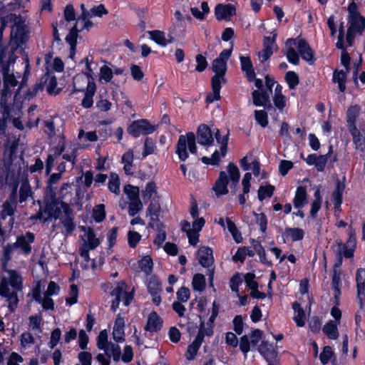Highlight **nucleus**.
I'll return each mask as SVG.
<instances>
[{"label": "nucleus", "instance_id": "9d476101", "mask_svg": "<svg viewBox=\"0 0 365 365\" xmlns=\"http://www.w3.org/2000/svg\"><path fill=\"white\" fill-rule=\"evenodd\" d=\"M61 205L64 215L61 218L60 222L65 227V235H71L76 228L73 212L68 204L61 202Z\"/></svg>", "mask_w": 365, "mask_h": 365}, {"label": "nucleus", "instance_id": "7ed1b4c3", "mask_svg": "<svg viewBox=\"0 0 365 365\" xmlns=\"http://www.w3.org/2000/svg\"><path fill=\"white\" fill-rule=\"evenodd\" d=\"M228 176L231 182L230 187L234 188V192H235L237 185L240 180V173L238 168L232 163L228 164L227 172L221 171L220 173L219 178L212 187L213 191L217 197L228 193Z\"/></svg>", "mask_w": 365, "mask_h": 365}, {"label": "nucleus", "instance_id": "8fccbe9b", "mask_svg": "<svg viewBox=\"0 0 365 365\" xmlns=\"http://www.w3.org/2000/svg\"><path fill=\"white\" fill-rule=\"evenodd\" d=\"M108 187L111 192L115 195H118L120 193V180L116 173H110Z\"/></svg>", "mask_w": 365, "mask_h": 365}, {"label": "nucleus", "instance_id": "338daca9", "mask_svg": "<svg viewBox=\"0 0 365 365\" xmlns=\"http://www.w3.org/2000/svg\"><path fill=\"white\" fill-rule=\"evenodd\" d=\"M110 343L108 342V332L106 329L102 330L97 337V346L99 349L106 350Z\"/></svg>", "mask_w": 365, "mask_h": 365}, {"label": "nucleus", "instance_id": "412c9836", "mask_svg": "<svg viewBox=\"0 0 365 365\" xmlns=\"http://www.w3.org/2000/svg\"><path fill=\"white\" fill-rule=\"evenodd\" d=\"M276 35L272 38L266 36L264 38V49L259 52V58L262 63L265 62L273 53V46L274 44Z\"/></svg>", "mask_w": 365, "mask_h": 365}, {"label": "nucleus", "instance_id": "aec40b11", "mask_svg": "<svg viewBox=\"0 0 365 365\" xmlns=\"http://www.w3.org/2000/svg\"><path fill=\"white\" fill-rule=\"evenodd\" d=\"M197 258L202 266L209 267L214 261L212 249L208 247H200L197 252Z\"/></svg>", "mask_w": 365, "mask_h": 365}, {"label": "nucleus", "instance_id": "4468645a", "mask_svg": "<svg viewBox=\"0 0 365 365\" xmlns=\"http://www.w3.org/2000/svg\"><path fill=\"white\" fill-rule=\"evenodd\" d=\"M262 336V331L259 329H254L251 334V340L249 341V338L247 335H244L240 338V350L245 354L250 350V346H255L258 342L261 340Z\"/></svg>", "mask_w": 365, "mask_h": 365}, {"label": "nucleus", "instance_id": "ea45409f", "mask_svg": "<svg viewBox=\"0 0 365 365\" xmlns=\"http://www.w3.org/2000/svg\"><path fill=\"white\" fill-rule=\"evenodd\" d=\"M160 205L155 202H151L147 209V215L150 217L151 222L149 223V226L154 227L155 222L158 221V215L160 212Z\"/></svg>", "mask_w": 365, "mask_h": 365}, {"label": "nucleus", "instance_id": "864d4df0", "mask_svg": "<svg viewBox=\"0 0 365 365\" xmlns=\"http://www.w3.org/2000/svg\"><path fill=\"white\" fill-rule=\"evenodd\" d=\"M106 354L110 358L113 356L115 361H118L121 356V351L120 346L113 343H110L106 350H105Z\"/></svg>", "mask_w": 365, "mask_h": 365}, {"label": "nucleus", "instance_id": "c756f323", "mask_svg": "<svg viewBox=\"0 0 365 365\" xmlns=\"http://www.w3.org/2000/svg\"><path fill=\"white\" fill-rule=\"evenodd\" d=\"M341 270L337 269H334L333 276H332V282H331V287L334 292V299L336 300V304H338L339 297L341 295Z\"/></svg>", "mask_w": 365, "mask_h": 365}, {"label": "nucleus", "instance_id": "2eb2a0df", "mask_svg": "<svg viewBox=\"0 0 365 365\" xmlns=\"http://www.w3.org/2000/svg\"><path fill=\"white\" fill-rule=\"evenodd\" d=\"M197 139L198 143L202 145H211L214 143L212 132L210 128L205 124L200 125L197 130Z\"/></svg>", "mask_w": 365, "mask_h": 365}, {"label": "nucleus", "instance_id": "58836bf2", "mask_svg": "<svg viewBox=\"0 0 365 365\" xmlns=\"http://www.w3.org/2000/svg\"><path fill=\"white\" fill-rule=\"evenodd\" d=\"M307 203V191L305 187L299 186L297 188L294 199V206L296 208L302 207Z\"/></svg>", "mask_w": 365, "mask_h": 365}, {"label": "nucleus", "instance_id": "de8ad7c7", "mask_svg": "<svg viewBox=\"0 0 365 365\" xmlns=\"http://www.w3.org/2000/svg\"><path fill=\"white\" fill-rule=\"evenodd\" d=\"M60 199L61 198L56 197V187L47 185L45 192V201L46 202V205L56 204L61 201Z\"/></svg>", "mask_w": 365, "mask_h": 365}, {"label": "nucleus", "instance_id": "bf43d9fd", "mask_svg": "<svg viewBox=\"0 0 365 365\" xmlns=\"http://www.w3.org/2000/svg\"><path fill=\"white\" fill-rule=\"evenodd\" d=\"M124 192L130 201L140 200L139 198V188L138 187L126 185L124 187Z\"/></svg>", "mask_w": 365, "mask_h": 365}, {"label": "nucleus", "instance_id": "4d7b16f0", "mask_svg": "<svg viewBox=\"0 0 365 365\" xmlns=\"http://www.w3.org/2000/svg\"><path fill=\"white\" fill-rule=\"evenodd\" d=\"M140 269L146 274L149 275L153 272V260L150 256L143 257L139 262Z\"/></svg>", "mask_w": 365, "mask_h": 365}, {"label": "nucleus", "instance_id": "72a5a7b5", "mask_svg": "<svg viewBox=\"0 0 365 365\" xmlns=\"http://www.w3.org/2000/svg\"><path fill=\"white\" fill-rule=\"evenodd\" d=\"M78 23H76V24L73 26V28L70 30L68 34L66 37V42L71 46V54L70 56L73 57L76 52V46L77 43V37L78 33L81 31L77 28V25Z\"/></svg>", "mask_w": 365, "mask_h": 365}, {"label": "nucleus", "instance_id": "473e14b6", "mask_svg": "<svg viewBox=\"0 0 365 365\" xmlns=\"http://www.w3.org/2000/svg\"><path fill=\"white\" fill-rule=\"evenodd\" d=\"M133 159L134 155L131 150L125 152L122 156L121 161L126 175H132L133 173Z\"/></svg>", "mask_w": 365, "mask_h": 365}, {"label": "nucleus", "instance_id": "c03bdc74", "mask_svg": "<svg viewBox=\"0 0 365 365\" xmlns=\"http://www.w3.org/2000/svg\"><path fill=\"white\" fill-rule=\"evenodd\" d=\"M32 195L33 192L29 182H22L19 189V202H26L29 197H32Z\"/></svg>", "mask_w": 365, "mask_h": 365}, {"label": "nucleus", "instance_id": "9b49d317", "mask_svg": "<svg viewBox=\"0 0 365 365\" xmlns=\"http://www.w3.org/2000/svg\"><path fill=\"white\" fill-rule=\"evenodd\" d=\"M154 127L145 119L135 120L129 126L128 131L135 138L138 137L140 134L148 135L154 131Z\"/></svg>", "mask_w": 365, "mask_h": 365}, {"label": "nucleus", "instance_id": "6e6552de", "mask_svg": "<svg viewBox=\"0 0 365 365\" xmlns=\"http://www.w3.org/2000/svg\"><path fill=\"white\" fill-rule=\"evenodd\" d=\"M350 24L346 34V41L349 46L352 45L356 34H362L365 29V19L360 14H356L354 18L348 19Z\"/></svg>", "mask_w": 365, "mask_h": 365}, {"label": "nucleus", "instance_id": "680f3d73", "mask_svg": "<svg viewBox=\"0 0 365 365\" xmlns=\"http://www.w3.org/2000/svg\"><path fill=\"white\" fill-rule=\"evenodd\" d=\"M19 145V139L16 137L9 138L5 143V149L9 152V156L11 157L15 154Z\"/></svg>", "mask_w": 365, "mask_h": 365}, {"label": "nucleus", "instance_id": "20e7f679", "mask_svg": "<svg viewBox=\"0 0 365 365\" xmlns=\"http://www.w3.org/2000/svg\"><path fill=\"white\" fill-rule=\"evenodd\" d=\"M187 148L191 153H197L196 136L192 132L179 136L176 145V153L180 160L185 161L188 158Z\"/></svg>", "mask_w": 365, "mask_h": 365}, {"label": "nucleus", "instance_id": "cd10ccee", "mask_svg": "<svg viewBox=\"0 0 365 365\" xmlns=\"http://www.w3.org/2000/svg\"><path fill=\"white\" fill-rule=\"evenodd\" d=\"M16 56L13 52H6V48L0 44V68L11 66L15 62Z\"/></svg>", "mask_w": 365, "mask_h": 365}, {"label": "nucleus", "instance_id": "6e6d98bb", "mask_svg": "<svg viewBox=\"0 0 365 365\" xmlns=\"http://www.w3.org/2000/svg\"><path fill=\"white\" fill-rule=\"evenodd\" d=\"M227 227L229 232L232 234L233 239L237 243H240L242 241L241 233L237 230L235 224L231 221L230 218H226Z\"/></svg>", "mask_w": 365, "mask_h": 365}, {"label": "nucleus", "instance_id": "c9c22d12", "mask_svg": "<svg viewBox=\"0 0 365 365\" xmlns=\"http://www.w3.org/2000/svg\"><path fill=\"white\" fill-rule=\"evenodd\" d=\"M292 309L295 313L293 317L294 321L296 322L298 327H304L305 324V312L304 309L301 307V305L297 302H294L292 304Z\"/></svg>", "mask_w": 365, "mask_h": 365}, {"label": "nucleus", "instance_id": "e2e57ef3", "mask_svg": "<svg viewBox=\"0 0 365 365\" xmlns=\"http://www.w3.org/2000/svg\"><path fill=\"white\" fill-rule=\"evenodd\" d=\"M10 96L11 93L9 89L3 88L1 90H0V106L2 109V111L9 110L7 103Z\"/></svg>", "mask_w": 365, "mask_h": 365}, {"label": "nucleus", "instance_id": "13d9d810", "mask_svg": "<svg viewBox=\"0 0 365 365\" xmlns=\"http://www.w3.org/2000/svg\"><path fill=\"white\" fill-rule=\"evenodd\" d=\"M61 201L56 202V204H52L51 205H48L47 210H48L49 215L51 217H53L54 219H60L63 217L62 212L63 209L61 208Z\"/></svg>", "mask_w": 365, "mask_h": 365}, {"label": "nucleus", "instance_id": "4c0bfd02", "mask_svg": "<svg viewBox=\"0 0 365 365\" xmlns=\"http://www.w3.org/2000/svg\"><path fill=\"white\" fill-rule=\"evenodd\" d=\"M282 87L280 85H277L273 97L274 104L280 111H282L286 106V98L282 93Z\"/></svg>", "mask_w": 365, "mask_h": 365}, {"label": "nucleus", "instance_id": "774afa93", "mask_svg": "<svg viewBox=\"0 0 365 365\" xmlns=\"http://www.w3.org/2000/svg\"><path fill=\"white\" fill-rule=\"evenodd\" d=\"M106 217L105 206L103 204L96 205L93 210V219L100 222L104 220Z\"/></svg>", "mask_w": 365, "mask_h": 365}, {"label": "nucleus", "instance_id": "2f4dec72", "mask_svg": "<svg viewBox=\"0 0 365 365\" xmlns=\"http://www.w3.org/2000/svg\"><path fill=\"white\" fill-rule=\"evenodd\" d=\"M345 189V184L340 180L337 179L336 182V188L332 193V200L335 208H339L342 202V195Z\"/></svg>", "mask_w": 365, "mask_h": 365}, {"label": "nucleus", "instance_id": "49530a36", "mask_svg": "<svg viewBox=\"0 0 365 365\" xmlns=\"http://www.w3.org/2000/svg\"><path fill=\"white\" fill-rule=\"evenodd\" d=\"M113 77V68L107 65L100 68L99 81L101 83H109Z\"/></svg>", "mask_w": 365, "mask_h": 365}, {"label": "nucleus", "instance_id": "0e129e2a", "mask_svg": "<svg viewBox=\"0 0 365 365\" xmlns=\"http://www.w3.org/2000/svg\"><path fill=\"white\" fill-rule=\"evenodd\" d=\"M285 234L293 241L301 240L304 237V231L300 228H286Z\"/></svg>", "mask_w": 365, "mask_h": 365}, {"label": "nucleus", "instance_id": "dca6fc26", "mask_svg": "<svg viewBox=\"0 0 365 365\" xmlns=\"http://www.w3.org/2000/svg\"><path fill=\"white\" fill-rule=\"evenodd\" d=\"M148 289L153 297V302L155 305H159L161 302V287L160 283L155 277H152L148 283Z\"/></svg>", "mask_w": 365, "mask_h": 365}, {"label": "nucleus", "instance_id": "39448f33", "mask_svg": "<svg viewBox=\"0 0 365 365\" xmlns=\"http://www.w3.org/2000/svg\"><path fill=\"white\" fill-rule=\"evenodd\" d=\"M82 230L86 232V240L84 241L79 251L81 256L86 262H88L90 259L89 250L96 249L100 245L101 240L96 237L92 228L88 227L86 229L83 227Z\"/></svg>", "mask_w": 365, "mask_h": 365}, {"label": "nucleus", "instance_id": "c85d7f7f", "mask_svg": "<svg viewBox=\"0 0 365 365\" xmlns=\"http://www.w3.org/2000/svg\"><path fill=\"white\" fill-rule=\"evenodd\" d=\"M16 56L13 52H6V48L0 44V68L11 66L15 62Z\"/></svg>", "mask_w": 365, "mask_h": 365}, {"label": "nucleus", "instance_id": "423d86ee", "mask_svg": "<svg viewBox=\"0 0 365 365\" xmlns=\"http://www.w3.org/2000/svg\"><path fill=\"white\" fill-rule=\"evenodd\" d=\"M57 81L55 76L49 73L45 74L30 91L31 95L35 96L38 91L42 90L46 86V91L49 94L56 95L59 93L60 89L57 88Z\"/></svg>", "mask_w": 365, "mask_h": 365}, {"label": "nucleus", "instance_id": "37998d69", "mask_svg": "<svg viewBox=\"0 0 365 365\" xmlns=\"http://www.w3.org/2000/svg\"><path fill=\"white\" fill-rule=\"evenodd\" d=\"M240 63L242 69L246 71L247 76L249 81H252L255 78V73L252 68V64L250 57L241 56Z\"/></svg>", "mask_w": 365, "mask_h": 365}, {"label": "nucleus", "instance_id": "052dcab7", "mask_svg": "<svg viewBox=\"0 0 365 365\" xmlns=\"http://www.w3.org/2000/svg\"><path fill=\"white\" fill-rule=\"evenodd\" d=\"M192 287L195 290L202 292L205 288V278L202 274H196L193 277Z\"/></svg>", "mask_w": 365, "mask_h": 365}, {"label": "nucleus", "instance_id": "a878e982", "mask_svg": "<svg viewBox=\"0 0 365 365\" xmlns=\"http://www.w3.org/2000/svg\"><path fill=\"white\" fill-rule=\"evenodd\" d=\"M356 281L357 286L358 299L360 301L361 307H363V300L361 295L365 292V269L360 268L357 270L356 274Z\"/></svg>", "mask_w": 365, "mask_h": 365}, {"label": "nucleus", "instance_id": "5fc2aeb1", "mask_svg": "<svg viewBox=\"0 0 365 365\" xmlns=\"http://www.w3.org/2000/svg\"><path fill=\"white\" fill-rule=\"evenodd\" d=\"M247 255L250 257H253L255 255V252L253 250H251L247 247H240L237 250L235 255L232 257V259L235 262L240 261L241 262H243Z\"/></svg>", "mask_w": 365, "mask_h": 365}, {"label": "nucleus", "instance_id": "bb28decb", "mask_svg": "<svg viewBox=\"0 0 365 365\" xmlns=\"http://www.w3.org/2000/svg\"><path fill=\"white\" fill-rule=\"evenodd\" d=\"M11 66H6L0 68V73L3 76L4 88L9 89L11 87H15L17 85V80L13 72L10 71Z\"/></svg>", "mask_w": 365, "mask_h": 365}, {"label": "nucleus", "instance_id": "6ab92c4d", "mask_svg": "<svg viewBox=\"0 0 365 365\" xmlns=\"http://www.w3.org/2000/svg\"><path fill=\"white\" fill-rule=\"evenodd\" d=\"M205 334L203 330L201 329L194 340V341L190 344L187 347L185 353V357L187 360H192L195 359L199 348L200 347L202 342L203 341Z\"/></svg>", "mask_w": 365, "mask_h": 365}, {"label": "nucleus", "instance_id": "79ce46f5", "mask_svg": "<svg viewBox=\"0 0 365 365\" xmlns=\"http://www.w3.org/2000/svg\"><path fill=\"white\" fill-rule=\"evenodd\" d=\"M348 72L346 71H334L333 73V81L334 83H338L339 89L341 92H344L346 89V73Z\"/></svg>", "mask_w": 365, "mask_h": 365}, {"label": "nucleus", "instance_id": "393cba45", "mask_svg": "<svg viewBox=\"0 0 365 365\" xmlns=\"http://www.w3.org/2000/svg\"><path fill=\"white\" fill-rule=\"evenodd\" d=\"M353 138L355 148L361 151L365 150V132L361 133L356 127L349 128Z\"/></svg>", "mask_w": 365, "mask_h": 365}, {"label": "nucleus", "instance_id": "09e8293b", "mask_svg": "<svg viewBox=\"0 0 365 365\" xmlns=\"http://www.w3.org/2000/svg\"><path fill=\"white\" fill-rule=\"evenodd\" d=\"M148 34L150 35V39L161 46H165L168 44V41L164 32L159 30H154L148 31Z\"/></svg>", "mask_w": 365, "mask_h": 365}, {"label": "nucleus", "instance_id": "ddd939ff", "mask_svg": "<svg viewBox=\"0 0 365 365\" xmlns=\"http://www.w3.org/2000/svg\"><path fill=\"white\" fill-rule=\"evenodd\" d=\"M34 239V235L31 232H27L24 235L18 236L16 242L13 245L16 249H20L23 254L28 255L31 252V244Z\"/></svg>", "mask_w": 365, "mask_h": 365}, {"label": "nucleus", "instance_id": "f704fd0d", "mask_svg": "<svg viewBox=\"0 0 365 365\" xmlns=\"http://www.w3.org/2000/svg\"><path fill=\"white\" fill-rule=\"evenodd\" d=\"M361 108L358 105L350 106L346 112L348 129L356 126V120L359 115Z\"/></svg>", "mask_w": 365, "mask_h": 365}, {"label": "nucleus", "instance_id": "a19ab883", "mask_svg": "<svg viewBox=\"0 0 365 365\" xmlns=\"http://www.w3.org/2000/svg\"><path fill=\"white\" fill-rule=\"evenodd\" d=\"M336 253L337 257H339V264L342 262V256L346 258L353 256L352 248H348L346 245L343 244L341 241L336 242Z\"/></svg>", "mask_w": 365, "mask_h": 365}, {"label": "nucleus", "instance_id": "f257e3e1", "mask_svg": "<svg viewBox=\"0 0 365 365\" xmlns=\"http://www.w3.org/2000/svg\"><path fill=\"white\" fill-rule=\"evenodd\" d=\"M4 272L0 277V295L6 299L9 311L14 312L19 302L18 294L23 289V278L16 270Z\"/></svg>", "mask_w": 365, "mask_h": 365}, {"label": "nucleus", "instance_id": "e433bc0d", "mask_svg": "<svg viewBox=\"0 0 365 365\" xmlns=\"http://www.w3.org/2000/svg\"><path fill=\"white\" fill-rule=\"evenodd\" d=\"M15 249L16 248L13 244H7L6 246L4 247L3 255L1 258V269L3 271L9 270V269H7V265L11 259V254L13 253Z\"/></svg>", "mask_w": 365, "mask_h": 365}, {"label": "nucleus", "instance_id": "b1692460", "mask_svg": "<svg viewBox=\"0 0 365 365\" xmlns=\"http://www.w3.org/2000/svg\"><path fill=\"white\" fill-rule=\"evenodd\" d=\"M267 89L255 90L252 93L253 103L256 106H265L269 103V94Z\"/></svg>", "mask_w": 365, "mask_h": 365}, {"label": "nucleus", "instance_id": "603ef678", "mask_svg": "<svg viewBox=\"0 0 365 365\" xmlns=\"http://www.w3.org/2000/svg\"><path fill=\"white\" fill-rule=\"evenodd\" d=\"M259 352L269 361V357L274 356V352L272 350V345L266 341H262L258 347Z\"/></svg>", "mask_w": 365, "mask_h": 365}, {"label": "nucleus", "instance_id": "1a4fd4ad", "mask_svg": "<svg viewBox=\"0 0 365 365\" xmlns=\"http://www.w3.org/2000/svg\"><path fill=\"white\" fill-rule=\"evenodd\" d=\"M212 70L215 73L212 77L211 83L215 84V89L218 88V83L225 82V74L227 70V63L221 59H215L212 63Z\"/></svg>", "mask_w": 365, "mask_h": 365}, {"label": "nucleus", "instance_id": "f3484780", "mask_svg": "<svg viewBox=\"0 0 365 365\" xmlns=\"http://www.w3.org/2000/svg\"><path fill=\"white\" fill-rule=\"evenodd\" d=\"M163 321L162 318L155 312H152L148 317L147 323L144 327L146 331L156 332L161 329Z\"/></svg>", "mask_w": 365, "mask_h": 365}, {"label": "nucleus", "instance_id": "0eeeda50", "mask_svg": "<svg viewBox=\"0 0 365 365\" xmlns=\"http://www.w3.org/2000/svg\"><path fill=\"white\" fill-rule=\"evenodd\" d=\"M125 283L124 282H119L117 283L116 287L112 291V296L115 299L112 301L111 309L115 312L118 309L120 302H123L125 306L129 305L133 299V294L130 292L125 290Z\"/></svg>", "mask_w": 365, "mask_h": 365}, {"label": "nucleus", "instance_id": "4be33fe9", "mask_svg": "<svg viewBox=\"0 0 365 365\" xmlns=\"http://www.w3.org/2000/svg\"><path fill=\"white\" fill-rule=\"evenodd\" d=\"M217 20L227 19L235 14V8L232 4H218L215 9Z\"/></svg>", "mask_w": 365, "mask_h": 365}, {"label": "nucleus", "instance_id": "7c9ffc66", "mask_svg": "<svg viewBox=\"0 0 365 365\" xmlns=\"http://www.w3.org/2000/svg\"><path fill=\"white\" fill-rule=\"evenodd\" d=\"M96 91V85L93 82H88L87 89L84 98L81 101V106L85 108H90L93 104V96Z\"/></svg>", "mask_w": 365, "mask_h": 365}, {"label": "nucleus", "instance_id": "f8f14e48", "mask_svg": "<svg viewBox=\"0 0 365 365\" xmlns=\"http://www.w3.org/2000/svg\"><path fill=\"white\" fill-rule=\"evenodd\" d=\"M17 187H15L9 198L3 203L2 210L0 213V217L2 220H5L6 217H12L16 209L17 205Z\"/></svg>", "mask_w": 365, "mask_h": 365}, {"label": "nucleus", "instance_id": "3c124183", "mask_svg": "<svg viewBox=\"0 0 365 365\" xmlns=\"http://www.w3.org/2000/svg\"><path fill=\"white\" fill-rule=\"evenodd\" d=\"M323 331L329 339H336L339 336L337 326L333 321L327 323L323 328Z\"/></svg>", "mask_w": 365, "mask_h": 365}, {"label": "nucleus", "instance_id": "a211bd4d", "mask_svg": "<svg viewBox=\"0 0 365 365\" xmlns=\"http://www.w3.org/2000/svg\"><path fill=\"white\" fill-rule=\"evenodd\" d=\"M11 35L17 43H23L26 38V26L20 17L15 19V23L11 29Z\"/></svg>", "mask_w": 365, "mask_h": 365}, {"label": "nucleus", "instance_id": "a18cd8bd", "mask_svg": "<svg viewBox=\"0 0 365 365\" xmlns=\"http://www.w3.org/2000/svg\"><path fill=\"white\" fill-rule=\"evenodd\" d=\"M83 62H85L86 63V76L88 77V80L91 82H93V73L94 72V71H96L97 69V67H98V64L97 63L94 62L93 61V57H86L83 60Z\"/></svg>", "mask_w": 365, "mask_h": 365}, {"label": "nucleus", "instance_id": "f03ea898", "mask_svg": "<svg viewBox=\"0 0 365 365\" xmlns=\"http://www.w3.org/2000/svg\"><path fill=\"white\" fill-rule=\"evenodd\" d=\"M294 46H297L298 52L304 61L309 64L314 62L313 51L305 40L289 38L285 43L284 50L289 63L298 65L299 62V56Z\"/></svg>", "mask_w": 365, "mask_h": 365}, {"label": "nucleus", "instance_id": "5701e85b", "mask_svg": "<svg viewBox=\"0 0 365 365\" xmlns=\"http://www.w3.org/2000/svg\"><path fill=\"white\" fill-rule=\"evenodd\" d=\"M124 327V319L121 316L118 315L113 330V336L115 341L121 342L125 340Z\"/></svg>", "mask_w": 365, "mask_h": 365}, {"label": "nucleus", "instance_id": "69168bd1", "mask_svg": "<svg viewBox=\"0 0 365 365\" xmlns=\"http://www.w3.org/2000/svg\"><path fill=\"white\" fill-rule=\"evenodd\" d=\"M274 187L271 185L260 186L258 190V199L262 201L266 197H271L273 195Z\"/></svg>", "mask_w": 365, "mask_h": 365}]
</instances>
